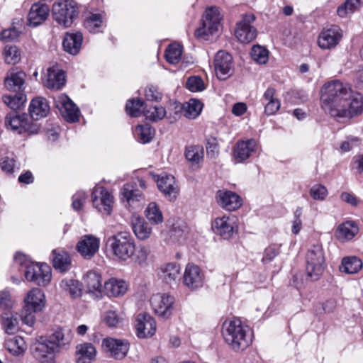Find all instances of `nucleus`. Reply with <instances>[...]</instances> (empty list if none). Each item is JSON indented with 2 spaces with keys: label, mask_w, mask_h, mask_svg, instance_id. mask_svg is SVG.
I'll return each mask as SVG.
<instances>
[{
  "label": "nucleus",
  "mask_w": 363,
  "mask_h": 363,
  "mask_svg": "<svg viewBox=\"0 0 363 363\" xmlns=\"http://www.w3.org/2000/svg\"><path fill=\"white\" fill-rule=\"evenodd\" d=\"M52 263L55 269L63 272L67 271L71 265V259L67 254L62 250L57 249L52 251Z\"/></svg>",
  "instance_id": "nucleus-36"
},
{
  "label": "nucleus",
  "mask_w": 363,
  "mask_h": 363,
  "mask_svg": "<svg viewBox=\"0 0 363 363\" xmlns=\"http://www.w3.org/2000/svg\"><path fill=\"white\" fill-rule=\"evenodd\" d=\"M276 90L269 87L264 93L262 102L264 106V113L271 116L277 113L280 108V101L276 97Z\"/></svg>",
  "instance_id": "nucleus-31"
},
{
  "label": "nucleus",
  "mask_w": 363,
  "mask_h": 363,
  "mask_svg": "<svg viewBox=\"0 0 363 363\" xmlns=\"http://www.w3.org/2000/svg\"><path fill=\"white\" fill-rule=\"evenodd\" d=\"M221 16L218 8L213 6L206 10L202 22V26L195 31L197 38L206 39L209 35H213L218 30Z\"/></svg>",
  "instance_id": "nucleus-9"
},
{
  "label": "nucleus",
  "mask_w": 363,
  "mask_h": 363,
  "mask_svg": "<svg viewBox=\"0 0 363 363\" xmlns=\"http://www.w3.org/2000/svg\"><path fill=\"white\" fill-rule=\"evenodd\" d=\"M257 146L254 139L238 141L233 148V159L236 162H244L256 152Z\"/></svg>",
  "instance_id": "nucleus-21"
},
{
  "label": "nucleus",
  "mask_w": 363,
  "mask_h": 363,
  "mask_svg": "<svg viewBox=\"0 0 363 363\" xmlns=\"http://www.w3.org/2000/svg\"><path fill=\"white\" fill-rule=\"evenodd\" d=\"M4 347L11 354L16 356L23 354L27 348L24 339L21 336H14L6 339Z\"/></svg>",
  "instance_id": "nucleus-37"
},
{
  "label": "nucleus",
  "mask_w": 363,
  "mask_h": 363,
  "mask_svg": "<svg viewBox=\"0 0 363 363\" xmlns=\"http://www.w3.org/2000/svg\"><path fill=\"white\" fill-rule=\"evenodd\" d=\"M45 296L41 289L33 288L30 290L24 298V307L22 311L23 321L28 325H33L35 320L34 313L42 311L45 306Z\"/></svg>",
  "instance_id": "nucleus-4"
},
{
  "label": "nucleus",
  "mask_w": 363,
  "mask_h": 363,
  "mask_svg": "<svg viewBox=\"0 0 363 363\" xmlns=\"http://www.w3.org/2000/svg\"><path fill=\"white\" fill-rule=\"evenodd\" d=\"M2 326L8 334H14L18 330V320L17 317L11 312H6L2 315Z\"/></svg>",
  "instance_id": "nucleus-48"
},
{
  "label": "nucleus",
  "mask_w": 363,
  "mask_h": 363,
  "mask_svg": "<svg viewBox=\"0 0 363 363\" xmlns=\"http://www.w3.org/2000/svg\"><path fill=\"white\" fill-rule=\"evenodd\" d=\"M99 245V238L92 235H85L78 242L77 248L84 257L91 258L98 252Z\"/></svg>",
  "instance_id": "nucleus-22"
},
{
  "label": "nucleus",
  "mask_w": 363,
  "mask_h": 363,
  "mask_svg": "<svg viewBox=\"0 0 363 363\" xmlns=\"http://www.w3.org/2000/svg\"><path fill=\"white\" fill-rule=\"evenodd\" d=\"M102 23V16L100 14H91L85 20L84 26L90 33H96L99 32Z\"/></svg>",
  "instance_id": "nucleus-54"
},
{
  "label": "nucleus",
  "mask_w": 363,
  "mask_h": 363,
  "mask_svg": "<svg viewBox=\"0 0 363 363\" xmlns=\"http://www.w3.org/2000/svg\"><path fill=\"white\" fill-rule=\"evenodd\" d=\"M238 218L235 216H223L216 218L212 224L214 233L225 240H229L238 231Z\"/></svg>",
  "instance_id": "nucleus-15"
},
{
  "label": "nucleus",
  "mask_w": 363,
  "mask_h": 363,
  "mask_svg": "<svg viewBox=\"0 0 363 363\" xmlns=\"http://www.w3.org/2000/svg\"><path fill=\"white\" fill-rule=\"evenodd\" d=\"M155 135V130L148 124L138 125L133 130V135L140 143H147L151 141Z\"/></svg>",
  "instance_id": "nucleus-42"
},
{
  "label": "nucleus",
  "mask_w": 363,
  "mask_h": 363,
  "mask_svg": "<svg viewBox=\"0 0 363 363\" xmlns=\"http://www.w3.org/2000/svg\"><path fill=\"white\" fill-rule=\"evenodd\" d=\"M180 274V265L176 262H169L160 267V276L167 284L176 282L179 279Z\"/></svg>",
  "instance_id": "nucleus-33"
},
{
  "label": "nucleus",
  "mask_w": 363,
  "mask_h": 363,
  "mask_svg": "<svg viewBox=\"0 0 363 363\" xmlns=\"http://www.w3.org/2000/svg\"><path fill=\"white\" fill-rule=\"evenodd\" d=\"M70 338L66 336L62 329L55 331L47 338L41 337L32 347L33 357L38 363H58L56 354L60 351L62 346L68 345Z\"/></svg>",
  "instance_id": "nucleus-2"
},
{
  "label": "nucleus",
  "mask_w": 363,
  "mask_h": 363,
  "mask_svg": "<svg viewBox=\"0 0 363 363\" xmlns=\"http://www.w3.org/2000/svg\"><path fill=\"white\" fill-rule=\"evenodd\" d=\"M362 267V262L357 257H344L340 266V271L346 274H355Z\"/></svg>",
  "instance_id": "nucleus-44"
},
{
  "label": "nucleus",
  "mask_w": 363,
  "mask_h": 363,
  "mask_svg": "<svg viewBox=\"0 0 363 363\" xmlns=\"http://www.w3.org/2000/svg\"><path fill=\"white\" fill-rule=\"evenodd\" d=\"M43 84L49 89L59 90L62 89L65 84L64 72L55 67L48 68Z\"/></svg>",
  "instance_id": "nucleus-25"
},
{
  "label": "nucleus",
  "mask_w": 363,
  "mask_h": 363,
  "mask_svg": "<svg viewBox=\"0 0 363 363\" xmlns=\"http://www.w3.org/2000/svg\"><path fill=\"white\" fill-rule=\"evenodd\" d=\"M202 108L203 104L201 101L195 99H191L183 105V114L187 118L194 119L200 115Z\"/></svg>",
  "instance_id": "nucleus-46"
},
{
  "label": "nucleus",
  "mask_w": 363,
  "mask_h": 363,
  "mask_svg": "<svg viewBox=\"0 0 363 363\" xmlns=\"http://www.w3.org/2000/svg\"><path fill=\"white\" fill-rule=\"evenodd\" d=\"M166 115L164 108L161 106H155L150 107L149 110L145 111V116L151 121H157L162 119Z\"/></svg>",
  "instance_id": "nucleus-56"
},
{
  "label": "nucleus",
  "mask_w": 363,
  "mask_h": 363,
  "mask_svg": "<svg viewBox=\"0 0 363 363\" xmlns=\"http://www.w3.org/2000/svg\"><path fill=\"white\" fill-rule=\"evenodd\" d=\"M255 21L252 13L245 14L242 19L237 23L235 34L238 40L242 43L252 41L257 35V29L251 25Z\"/></svg>",
  "instance_id": "nucleus-14"
},
{
  "label": "nucleus",
  "mask_w": 363,
  "mask_h": 363,
  "mask_svg": "<svg viewBox=\"0 0 363 363\" xmlns=\"http://www.w3.org/2000/svg\"><path fill=\"white\" fill-rule=\"evenodd\" d=\"M107 246L113 256L121 261L129 259L134 252V241L130 233H118L107 239Z\"/></svg>",
  "instance_id": "nucleus-5"
},
{
  "label": "nucleus",
  "mask_w": 363,
  "mask_h": 363,
  "mask_svg": "<svg viewBox=\"0 0 363 363\" xmlns=\"http://www.w3.org/2000/svg\"><path fill=\"white\" fill-rule=\"evenodd\" d=\"M360 140L359 138L353 135H349L346 138V140L342 141L340 145V150L347 152L352 150L354 147L359 145Z\"/></svg>",
  "instance_id": "nucleus-60"
},
{
  "label": "nucleus",
  "mask_w": 363,
  "mask_h": 363,
  "mask_svg": "<svg viewBox=\"0 0 363 363\" xmlns=\"http://www.w3.org/2000/svg\"><path fill=\"white\" fill-rule=\"evenodd\" d=\"M207 156L210 158H215L219 152L217 139L214 137H209L206 139V143Z\"/></svg>",
  "instance_id": "nucleus-59"
},
{
  "label": "nucleus",
  "mask_w": 363,
  "mask_h": 363,
  "mask_svg": "<svg viewBox=\"0 0 363 363\" xmlns=\"http://www.w3.org/2000/svg\"><path fill=\"white\" fill-rule=\"evenodd\" d=\"M13 300L11 294L7 290L0 291V307L4 309L11 308L13 306Z\"/></svg>",
  "instance_id": "nucleus-64"
},
{
  "label": "nucleus",
  "mask_w": 363,
  "mask_h": 363,
  "mask_svg": "<svg viewBox=\"0 0 363 363\" xmlns=\"http://www.w3.org/2000/svg\"><path fill=\"white\" fill-rule=\"evenodd\" d=\"M79 13L77 4L74 0H59L52 8L54 21L64 28L70 27Z\"/></svg>",
  "instance_id": "nucleus-6"
},
{
  "label": "nucleus",
  "mask_w": 363,
  "mask_h": 363,
  "mask_svg": "<svg viewBox=\"0 0 363 363\" xmlns=\"http://www.w3.org/2000/svg\"><path fill=\"white\" fill-rule=\"evenodd\" d=\"M127 289L128 285L123 280L111 278L104 283V291L109 297L123 296Z\"/></svg>",
  "instance_id": "nucleus-34"
},
{
  "label": "nucleus",
  "mask_w": 363,
  "mask_h": 363,
  "mask_svg": "<svg viewBox=\"0 0 363 363\" xmlns=\"http://www.w3.org/2000/svg\"><path fill=\"white\" fill-rule=\"evenodd\" d=\"M294 219L292 222L291 231L294 234L297 235L301 231L302 227V220L301 217L302 216V208L297 207L294 213Z\"/></svg>",
  "instance_id": "nucleus-63"
},
{
  "label": "nucleus",
  "mask_w": 363,
  "mask_h": 363,
  "mask_svg": "<svg viewBox=\"0 0 363 363\" xmlns=\"http://www.w3.org/2000/svg\"><path fill=\"white\" fill-rule=\"evenodd\" d=\"M103 346L108 350L111 356L116 359L124 358L129 350V344L127 341L113 338L105 339L103 341Z\"/></svg>",
  "instance_id": "nucleus-24"
},
{
  "label": "nucleus",
  "mask_w": 363,
  "mask_h": 363,
  "mask_svg": "<svg viewBox=\"0 0 363 363\" xmlns=\"http://www.w3.org/2000/svg\"><path fill=\"white\" fill-rule=\"evenodd\" d=\"M251 57L259 64H265L269 59V52L263 46L253 45L250 52Z\"/></svg>",
  "instance_id": "nucleus-53"
},
{
  "label": "nucleus",
  "mask_w": 363,
  "mask_h": 363,
  "mask_svg": "<svg viewBox=\"0 0 363 363\" xmlns=\"http://www.w3.org/2000/svg\"><path fill=\"white\" fill-rule=\"evenodd\" d=\"M26 77L23 72L11 73L4 81L6 89L13 91H20L24 84Z\"/></svg>",
  "instance_id": "nucleus-39"
},
{
  "label": "nucleus",
  "mask_w": 363,
  "mask_h": 363,
  "mask_svg": "<svg viewBox=\"0 0 363 363\" xmlns=\"http://www.w3.org/2000/svg\"><path fill=\"white\" fill-rule=\"evenodd\" d=\"M83 281L89 294L97 298L102 296L103 285L100 274L89 271L84 276Z\"/></svg>",
  "instance_id": "nucleus-26"
},
{
  "label": "nucleus",
  "mask_w": 363,
  "mask_h": 363,
  "mask_svg": "<svg viewBox=\"0 0 363 363\" xmlns=\"http://www.w3.org/2000/svg\"><path fill=\"white\" fill-rule=\"evenodd\" d=\"M125 111L131 117H138L143 113L145 114V102L140 99H130L126 104Z\"/></svg>",
  "instance_id": "nucleus-47"
},
{
  "label": "nucleus",
  "mask_w": 363,
  "mask_h": 363,
  "mask_svg": "<svg viewBox=\"0 0 363 363\" xmlns=\"http://www.w3.org/2000/svg\"><path fill=\"white\" fill-rule=\"evenodd\" d=\"M357 225L352 221H346L340 225L335 232L337 238L341 242L352 240L358 233Z\"/></svg>",
  "instance_id": "nucleus-35"
},
{
  "label": "nucleus",
  "mask_w": 363,
  "mask_h": 363,
  "mask_svg": "<svg viewBox=\"0 0 363 363\" xmlns=\"http://www.w3.org/2000/svg\"><path fill=\"white\" fill-rule=\"evenodd\" d=\"M362 4H363V0H346L337 8V13L340 17H346L354 13Z\"/></svg>",
  "instance_id": "nucleus-49"
},
{
  "label": "nucleus",
  "mask_w": 363,
  "mask_h": 363,
  "mask_svg": "<svg viewBox=\"0 0 363 363\" xmlns=\"http://www.w3.org/2000/svg\"><path fill=\"white\" fill-rule=\"evenodd\" d=\"M132 229L140 240H146L152 233V227L142 217L133 216L131 219Z\"/></svg>",
  "instance_id": "nucleus-32"
},
{
  "label": "nucleus",
  "mask_w": 363,
  "mask_h": 363,
  "mask_svg": "<svg viewBox=\"0 0 363 363\" xmlns=\"http://www.w3.org/2000/svg\"><path fill=\"white\" fill-rule=\"evenodd\" d=\"M150 247L145 245H140L135 247L134 244V252L130 258L142 267L147 266L150 260Z\"/></svg>",
  "instance_id": "nucleus-38"
},
{
  "label": "nucleus",
  "mask_w": 363,
  "mask_h": 363,
  "mask_svg": "<svg viewBox=\"0 0 363 363\" xmlns=\"http://www.w3.org/2000/svg\"><path fill=\"white\" fill-rule=\"evenodd\" d=\"M222 335L226 344L236 352L245 350L252 342L250 328L239 318L225 320L222 325Z\"/></svg>",
  "instance_id": "nucleus-3"
},
{
  "label": "nucleus",
  "mask_w": 363,
  "mask_h": 363,
  "mask_svg": "<svg viewBox=\"0 0 363 363\" xmlns=\"http://www.w3.org/2000/svg\"><path fill=\"white\" fill-rule=\"evenodd\" d=\"M280 245L274 244L267 247L264 252L262 262L264 264L272 262L280 252Z\"/></svg>",
  "instance_id": "nucleus-58"
},
{
  "label": "nucleus",
  "mask_w": 363,
  "mask_h": 363,
  "mask_svg": "<svg viewBox=\"0 0 363 363\" xmlns=\"http://www.w3.org/2000/svg\"><path fill=\"white\" fill-rule=\"evenodd\" d=\"M175 298L167 293H158L150 298L153 312L160 318L169 319L174 310Z\"/></svg>",
  "instance_id": "nucleus-8"
},
{
  "label": "nucleus",
  "mask_w": 363,
  "mask_h": 363,
  "mask_svg": "<svg viewBox=\"0 0 363 363\" xmlns=\"http://www.w3.org/2000/svg\"><path fill=\"white\" fill-rule=\"evenodd\" d=\"M321 106L335 118H353L363 113V96L348 84L332 80L321 89Z\"/></svg>",
  "instance_id": "nucleus-1"
},
{
  "label": "nucleus",
  "mask_w": 363,
  "mask_h": 363,
  "mask_svg": "<svg viewBox=\"0 0 363 363\" xmlns=\"http://www.w3.org/2000/svg\"><path fill=\"white\" fill-rule=\"evenodd\" d=\"M328 194L326 187L322 184H315L310 189V195L314 200L323 201Z\"/></svg>",
  "instance_id": "nucleus-57"
},
{
  "label": "nucleus",
  "mask_w": 363,
  "mask_h": 363,
  "mask_svg": "<svg viewBox=\"0 0 363 363\" xmlns=\"http://www.w3.org/2000/svg\"><path fill=\"white\" fill-rule=\"evenodd\" d=\"M136 335L139 338L152 337L157 330L155 318L148 313H140L135 318Z\"/></svg>",
  "instance_id": "nucleus-16"
},
{
  "label": "nucleus",
  "mask_w": 363,
  "mask_h": 363,
  "mask_svg": "<svg viewBox=\"0 0 363 363\" xmlns=\"http://www.w3.org/2000/svg\"><path fill=\"white\" fill-rule=\"evenodd\" d=\"M306 273L311 281L320 279L325 268V256L321 245H313L306 254Z\"/></svg>",
  "instance_id": "nucleus-7"
},
{
  "label": "nucleus",
  "mask_w": 363,
  "mask_h": 363,
  "mask_svg": "<svg viewBox=\"0 0 363 363\" xmlns=\"http://www.w3.org/2000/svg\"><path fill=\"white\" fill-rule=\"evenodd\" d=\"M83 41V35L80 32L66 33L62 40L64 50L75 55L79 53Z\"/></svg>",
  "instance_id": "nucleus-28"
},
{
  "label": "nucleus",
  "mask_w": 363,
  "mask_h": 363,
  "mask_svg": "<svg viewBox=\"0 0 363 363\" xmlns=\"http://www.w3.org/2000/svg\"><path fill=\"white\" fill-rule=\"evenodd\" d=\"M182 281L186 288L194 291L203 286L205 274L198 265L189 263L185 267Z\"/></svg>",
  "instance_id": "nucleus-12"
},
{
  "label": "nucleus",
  "mask_w": 363,
  "mask_h": 363,
  "mask_svg": "<svg viewBox=\"0 0 363 363\" xmlns=\"http://www.w3.org/2000/svg\"><path fill=\"white\" fill-rule=\"evenodd\" d=\"M218 205L226 211H233L242 206V199L235 192L228 190H218L216 192Z\"/></svg>",
  "instance_id": "nucleus-20"
},
{
  "label": "nucleus",
  "mask_w": 363,
  "mask_h": 363,
  "mask_svg": "<svg viewBox=\"0 0 363 363\" xmlns=\"http://www.w3.org/2000/svg\"><path fill=\"white\" fill-rule=\"evenodd\" d=\"M138 184L130 182L124 184L121 189V194L123 199L125 200L129 207L133 208H140L145 201V197L140 190L138 189L140 186L143 189H146L145 182L140 179Z\"/></svg>",
  "instance_id": "nucleus-10"
},
{
  "label": "nucleus",
  "mask_w": 363,
  "mask_h": 363,
  "mask_svg": "<svg viewBox=\"0 0 363 363\" xmlns=\"http://www.w3.org/2000/svg\"><path fill=\"white\" fill-rule=\"evenodd\" d=\"M184 156L192 165H199L203 160V147L201 145L187 146L185 148Z\"/></svg>",
  "instance_id": "nucleus-40"
},
{
  "label": "nucleus",
  "mask_w": 363,
  "mask_h": 363,
  "mask_svg": "<svg viewBox=\"0 0 363 363\" xmlns=\"http://www.w3.org/2000/svg\"><path fill=\"white\" fill-rule=\"evenodd\" d=\"M3 55L7 64L15 65L21 60L20 51L15 45H6L3 51Z\"/></svg>",
  "instance_id": "nucleus-52"
},
{
  "label": "nucleus",
  "mask_w": 363,
  "mask_h": 363,
  "mask_svg": "<svg viewBox=\"0 0 363 363\" xmlns=\"http://www.w3.org/2000/svg\"><path fill=\"white\" fill-rule=\"evenodd\" d=\"M16 166V160L13 157H3L0 160V167L3 172L6 174H11L13 172V169Z\"/></svg>",
  "instance_id": "nucleus-62"
},
{
  "label": "nucleus",
  "mask_w": 363,
  "mask_h": 363,
  "mask_svg": "<svg viewBox=\"0 0 363 363\" xmlns=\"http://www.w3.org/2000/svg\"><path fill=\"white\" fill-rule=\"evenodd\" d=\"M24 276L28 281L40 286H47L51 281L52 272L50 267L45 263H35L25 269Z\"/></svg>",
  "instance_id": "nucleus-11"
},
{
  "label": "nucleus",
  "mask_w": 363,
  "mask_h": 363,
  "mask_svg": "<svg viewBox=\"0 0 363 363\" xmlns=\"http://www.w3.org/2000/svg\"><path fill=\"white\" fill-rule=\"evenodd\" d=\"M29 112L33 119L39 120L47 116L50 112V106L45 98L36 97L30 104Z\"/></svg>",
  "instance_id": "nucleus-30"
},
{
  "label": "nucleus",
  "mask_w": 363,
  "mask_h": 363,
  "mask_svg": "<svg viewBox=\"0 0 363 363\" xmlns=\"http://www.w3.org/2000/svg\"><path fill=\"white\" fill-rule=\"evenodd\" d=\"M23 116L13 111L8 113L5 118V124L8 128L16 131L19 134L23 133V125L25 123Z\"/></svg>",
  "instance_id": "nucleus-43"
},
{
  "label": "nucleus",
  "mask_w": 363,
  "mask_h": 363,
  "mask_svg": "<svg viewBox=\"0 0 363 363\" xmlns=\"http://www.w3.org/2000/svg\"><path fill=\"white\" fill-rule=\"evenodd\" d=\"M26 100V95L21 93L3 96L4 103L13 111L19 109L24 104Z\"/></svg>",
  "instance_id": "nucleus-51"
},
{
  "label": "nucleus",
  "mask_w": 363,
  "mask_h": 363,
  "mask_svg": "<svg viewBox=\"0 0 363 363\" xmlns=\"http://www.w3.org/2000/svg\"><path fill=\"white\" fill-rule=\"evenodd\" d=\"M182 54V47L178 43H172L166 49L165 58L171 64L179 62Z\"/></svg>",
  "instance_id": "nucleus-50"
},
{
  "label": "nucleus",
  "mask_w": 363,
  "mask_h": 363,
  "mask_svg": "<svg viewBox=\"0 0 363 363\" xmlns=\"http://www.w3.org/2000/svg\"><path fill=\"white\" fill-rule=\"evenodd\" d=\"M186 86L192 92L201 91L205 89V84L201 77L199 76L190 77L186 81Z\"/></svg>",
  "instance_id": "nucleus-55"
},
{
  "label": "nucleus",
  "mask_w": 363,
  "mask_h": 363,
  "mask_svg": "<svg viewBox=\"0 0 363 363\" xmlns=\"http://www.w3.org/2000/svg\"><path fill=\"white\" fill-rule=\"evenodd\" d=\"M49 13L50 9L47 4L42 3L33 4L28 16L29 25L33 27L39 26L47 19Z\"/></svg>",
  "instance_id": "nucleus-27"
},
{
  "label": "nucleus",
  "mask_w": 363,
  "mask_h": 363,
  "mask_svg": "<svg viewBox=\"0 0 363 363\" xmlns=\"http://www.w3.org/2000/svg\"><path fill=\"white\" fill-rule=\"evenodd\" d=\"M55 104L66 121L72 123L78 121L79 110L67 95H59L55 99Z\"/></svg>",
  "instance_id": "nucleus-19"
},
{
  "label": "nucleus",
  "mask_w": 363,
  "mask_h": 363,
  "mask_svg": "<svg viewBox=\"0 0 363 363\" xmlns=\"http://www.w3.org/2000/svg\"><path fill=\"white\" fill-rule=\"evenodd\" d=\"M120 320L121 318L115 311L109 310L104 313V321L108 327H116Z\"/></svg>",
  "instance_id": "nucleus-61"
},
{
  "label": "nucleus",
  "mask_w": 363,
  "mask_h": 363,
  "mask_svg": "<svg viewBox=\"0 0 363 363\" xmlns=\"http://www.w3.org/2000/svg\"><path fill=\"white\" fill-rule=\"evenodd\" d=\"M159 189L170 199H175L178 194V186L175 178L170 174L153 175Z\"/></svg>",
  "instance_id": "nucleus-23"
},
{
  "label": "nucleus",
  "mask_w": 363,
  "mask_h": 363,
  "mask_svg": "<svg viewBox=\"0 0 363 363\" xmlns=\"http://www.w3.org/2000/svg\"><path fill=\"white\" fill-rule=\"evenodd\" d=\"M93 206L99 212L110 215L113 204V196L111 193L105 187L96 186L94 188L91 194Z\"/></svg>",
  "instance_id": "nucleus-13"
},
{
  "label": "nucleus",
  "mask_w": 363,
  "mask_h": 363,
  "mask_svg": "<svg viewBox=\"0 0 363 363\" xmlns=\"http://www.w3.org/2000/svg\"><path fill=\"white\" fill-rule=\"evenodd\" d=\"M342 38V31L337 26L323 30L318 38V45L323 50H332L340 42Z\"/></svg>",
  "instance_id": "nucleus-18"
},
{
  "label": "nucleus",
  "mask_w": 363,
  "mask_h": 363,
  "mask_svg": "<svg viewBox=\"0 0 363 363\" xmlns=\"http://www.w3.org/2000/svg\"><path fill=\"white\" fill-rule=\"evenodd\" d=\"M145 216L152 225H160L163 223L164 217L160 206L155 202L150 203L145 211Z\"/></svg>",
  "instance_id": "nucleus-45"
},
{
  "label": "nucleus",
  "mask_w": 363,
  "mask_h": 363,
  "mask_svg": "<svg viewBox=\"0 0 363 363\" xmlns=\"http://www.w3.org/2000/svg\"><path fill=\"white\" fill-rule=\"evenodd\" d=\"M215 71L218 78L225 80L233 74V57L224 51H218L214 60Z\"/></svg>",
  "instance_id": "nucleus-17"
},
{
  "label": "nucleus",
  "mask_w": 363,
  "mask_h": 363,
  "mask_svg": "<svg viewBox=\"0 0 363 363\" xmlns=\"http://www.w3.org/2000/svg\"><path fill=\"white\" fill-rule=\"evenodd\" d=\"M62 291L72 298H78L82 295V287L79 281L72 279H64L60 283Z\"/></svg>",
  "instance_id": "nucleus-41"
},
{
  "label": "nucleus",
  "mask_w": 363,
  "mask_h": 363,
  "mask_svg": "<svg viewBox=\"0 0 363 363\" xmlns=\"http://www.w3.org/2000/svg\"><path fill=\"white\" fill-rule=\"evenodd\" d=\"M75 353L77 363H91L96 357L95 347L89 342L78 345L76 347Z\"/></svg>",
  "instance_id": "nucleus-29"
}]
</instances>
